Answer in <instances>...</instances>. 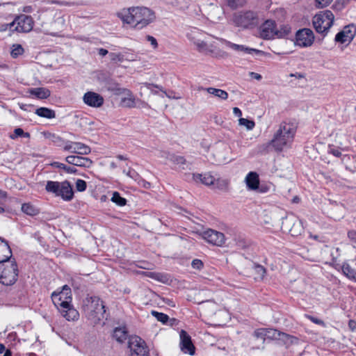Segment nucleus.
I'll return each mask as SVG.
<instances>
[{
	"label": "nucleus",
	"mask_w": 356,
	"mask_h": 356,
	"mask_svg": "<svg viewBox=\"0 0 356 356\" xmlns=\"http://www.w3.org/2000/svg\"><path fill=\"white\" fill-rule=\"evenodd\" d=\"M117 16L124 24H131L136 29H142L156 19L155 13L147 7H131L123 8Z\"/></svg>",
	"instance_id": "obj_1"
},
{
	"label": "nucleus",
	"mask_w": 356,
	"mask_h": 356,
	"mask_svg": "<svg viewBox=\"0 0 356 356\" xmlns=\"http://www.w3.org/2000/svg\"><path fill=\"white\" fill-rule=\"evenodd\" d=\"M296 132V127L293 123L283 122L275 133L273 139L268 143L259 147V151H266L271 145L275 151L281 152L284 148L290 147Z\"/></svg>",
	"instance_id": "obj_2"
},
{
	"label": "nucleus",
	"mask_w": 356,
	"mask_h": 356,
	"mask_svg": "<svg viewBox=\"0 0 356 356\" xmlns=\"http://www.w3.org/2000/svg\"><path fill=\"white\" fill-rule=\"evenodd\" d=\"M51 297L54 305L67 321H76L79 318L78 311L71 305L72 291L67 285H64L59 291H54Z\"/></svg>",
	"instance_id": "obj_3"
},
{
	"label": "nucleus",
	"mask_w": 356,
	"mask_h": 356,
	"mask_svg": "<svg viewBox=\"0 0 356 356\" xmlns=\"http://www.w3.org/2000/svg\"><path fill=\"white\" fill-rule=\"evenodd\" d=\"M82 308L86 318L94 324L99 323L106 318L105 306L97 296L86 297L83 301Z\"/></svg>",
	"instance_id": "obj_4"
},
{
	"label": "nucleus",
	"mask_w": 356,
	"mask_h": 356,
	"mask_svg": "<svg viewBox=\"0 0 356 356\" xmlns=\"http://www.w3.org/2000/svg\"><path fill=\"white\" fill-rule=\"evenodd\" d=\"M234 24L241 29H252L261 23L257 13L252 10L240 11L233 15Z\"/></svg>",
	"instance_id": "obj_5"
},
{
	"label": "nucleus",
	"mask_w": 356,
	"mask_h": 356,
	"mask_svg": "<svg viewBox=\"0 0 356 356\" xmlns=\"http://www.w3.org/2000/svg\"><path fill=\"white\" fill-rule=\"evenodd\" d=\"M45 190L47 193H53L55 196L61 197L64 201L69 202L74 197L72 186L68 181L62 182L47 181Z\"/></svg>",
	"instance_id": "obj_6"
},
{
	"label": "nucleus",
	"mask_w": 356,
	"mask_h": 356,
	"mask_svg": "<svg viewBox=\"0 0 356 356\" xmlns=\"http://www.w3.org/2000/svg\"><path fill=\"white\" fill-rule=\"evenodd\" d=\"M18 277V268L13 259L0 264V283L11 286L15 283Z\"/></svg>",
	"instance_id": "obj_7"
},
{
	"label": "nucleus",
	"mask_w": 356,
	"mask_h": 356,
	"mask_svg": "<svg viewBox=\"0 0 356 356\" xmlns=\"http://www.w3.org/2000/svg\"><path fill=\"white\" fill-rule=\"evenodd\" d=\"M334 16L331 10H326L316 14L313 17V26L318 33H327L332 26Z\"/></svg>",
	"instance_id": "obj_8"
},
{
	"label": "nucleus",
	"mask_w": 356,
	"mask_h": 356,
	"mask_svg": "<svg viewBox=\"0 0 356 356\" xmlns=\"http://www.w3.org/2000/svg\"><path fill=\"white\" fill-rule=\"evenodd\" d=\"M282 226L283 229L288 231L293 236H299L304 232L302 221L293 215L286 216L282 220Z\"/></svg>",
	"instance_id": "obj_9"
},
{
	"label": "nucleus",
	"mask_w": 356,
	"mask_h": 356,
	"mask_svg": "<svg viewBox=\"0 0 356 356\" xmlns=\"http://www.w3.org/2000/svg\"><path fill=\"white\" fill-rule=\"evenodd\" d=\"M6 26H9L11 31L26 33L32 30L33 21L31 17L23 15L16 17L13 22L6 24Z\"/></svg>",
	"instance_id": "obj_10"
},
{
	"label": "nucleus",
	"mask_w": 356,
	"mask_h": 356,
	"mask_svg": "<svg viewBox=\"0 0 356 356\" xmlns=\"http://www.w3.org/2000/svg\"><path fill=\"white\" fill-rule=\"evenodd\" d=\"M128 347L130 349V356L149 355V350L145 341L138 336L129 338Z\"/></svg>",
	"instance_id": "obj_11"
},
{
	"label": "nucleus",
	"mask_w": 356,
	"mask_h": 356,
	"mask_svg": "<svg viewBox=\"0 0 356 356\" xmlns=\"http://www.w3.org/2000/svg\"><path fill=\"white\" fill-rule=\"evenodd\" d=\"M200 236L208 243L218 247L223 246L226 241L223 233L213 229H207L201 232Z\"/></svg>",
	"instance_id": "obj_12"
},
{
	"label": "nucleus",
	"mask_w": 356,
	"mask_h": 356,
	"mask_svg": "<svg viewBox=\"0 0 356 356\" xmlns=\"http://www.w3.org/2000/svg\"><path fill=\"white\" fill-rule=\"evenodd\" d=\"M314 41V35L309 29H302L296 34V44L301 47H310Z\"/></svg>",
	"instance_id": "obj_13"
},
{
	"label": "nucleus",
	"mask_w": 356,
	"mask_h": 356,
	"mask_svg": "<svg viewBox=\"0 0 356 356\" xmlns=\"http://www.w3.org/2000/svg\"><path fill=\"white\" fill-rule=\"evenodd\" d=\"M63 150L80 155H88L91 152V148L81 142L65 141Z\"/></svg>",
	"instance_id": "obj_14"
},
{
	"label": "nucleus",
	"mask_w": 356,
	"mask_h": 356,
	"mask_svg": "<svg viewBox=\"0 0 356 356\" xmlns=\"http://www.w3.org/2000/svg\"><path fill=\"white\" fill-rule=\"evenodd\" d=\"M259 35L264 40L276 37V24L274 20L267 19L259 27Z\"/></svg>",
	"instance_id": "obj_15"
},
{
	"label": "nucleus",
	"mask_w": 356,
	"mask_h": 356,
	"mask_svg": "<svg viewBox=\"0 0 356 356\" xmlns=\"http://www.w3.org/2000/svg\"><path fill=\"white\" fill-rule=\"evenodd\" d=\"M356 34V27L353 24L346 26L343 30L335 36V41L342 44L350 42Z\"/></svg>",
	"instance_id": "obj_16"
},
{
	"label": "nucleus",
	"mask_w": 356,
	"mask_h": 356,
	"mask_svg": "<svg viewBox=\"0 0 356 356\" xmlns=\"http://www.w3.org/2000/svg\"><path fill=\"white\" fill-rule=\"evenodd\" d=\"M180 337V348L184 353L191 355L195 354V348L192 343L190 335L184 330H181L179 334Z\"/></svg>",
	"instance_id": "obj_17"
},
{
	"label": "nucleus",
	"mask_w": 356,
	"mask_h": 356,
	"mask_svg": "<svg viewBox=\"0 0 356 356\" xmlns=\"http://www.w3.org/2000/svg\"><path fill=\"white\" fill-rule=\"evenodd\" d=\"M83 102L89 106L98 108L103 105L104 98L95 92H87L83 97Z\"/></svg>",
	"instance_id": "obj_18"
},
{
	"label": "nucleus",
	"mask_w": 356,
	"mask_h": 356,
	"mask_svg": "<svg viewBox=\"0 0 356 356\" xmlns=\"http://www.w3.org/2000/svg\"><path fill=\"white\" fill-rule=\"evenodd\" d=\"M201 35L202 33L198 31H195L188 33L187 37L196 46L200 52H211L212 51L209 49L207 42L199 38Z\"/></svg>",
	"instance_id": "obj_19"
},
{
	"label": "nucleus",
	"mask_w": 356,
	"mask_h": 356,
	"mask_svg": "<svg viewBox=\"0 0 356 356\" xmlns=\"http://www.w3.org/2000/svg\"><path fill=\"white\" fill-rule=\"evenodd\" d=\"M65 161L69 164L83 168H90L92 164L90 159L76 155L66 156Z\"/></svg>",
	"instance_id": "obj_20"
},
{
	"label": "nucleus",
	"mask_w": 356,
	"mask_h": 356,
	"mask_svg": "<svg viewBox=\"0 0 356 356\" xmlns=\"http://www.w3.org/2000/svg\"><path fill=\"white\" fill-rule=\"evenodd\" d=\"M222 42H223L227 47L236 51H243L245 54H251L252 53H255L257 54H260L262 53V51L258 50L254 48H250L241 44H236L232 43L228 40L225 39H220Z\"/></svg>",
	"instance_id": "obj_21"
},
{
	"label": "nucleus",
	"mask_w": 356,
	"mask_h": 356,
	"mask_svg": "<svg viewBox=\"0 0 356 356\" xmlns=\"http://www.w3.org/2000/svg\"><path fill=\"white\" fill-rule=\"evenodd\" d=\"M13 253L8 243L0 237V264L11 261Z\"/></svg>",
	"instance_id": "obj_22"
},
{
	"label": "nucleus",
	"mask_w": 356,
	"mask_h": 356,
	"mask_svg": "<svg viewBox=\"0 0 356 356\" xmlns=\"http://www.w3.org/2000/svg\"><path fill=\"white\" fill-rule=\"evenodd\" d=\"M266 332V339H282L285 340L286 339H289L291 337L286 333L280 332L277 330L272 328H265Z\"/></svg>",
	"instance_id": "obj_23"
},
{
	"label": "nucleus",
	"mask_w": 356,
	"mask_h": 356,
	"mask_svg": "<svg viewBox=\"0 0 356 356\" xmlns=\"http://www.w3.org/2000/svg\"><path fill=\"white\" fill-rule=\"evenodd\" d=\"M193 178L196 182L200 181L207 186L213 185L216 181V177L210 173L193 174Z\"/></svg>",
	"instance_id": "obj_24"
},
{
	"label": "nucleus",
	"mask_w": 356,
	"mask_h": 356,
	"mask_svg": "<svg viewBox=\"0 0 356 356\" xmlns=\"http://www.w3.org/2000/svg\"><path fill=\"white\" fill-rule=\"evenodd\" d=\"M246 185L250 190H256L259 187V175L257 172H250L245 177Z\"/></svg>",
	"instance_id": "obj_25"
},
{
	"label": "nucleus",
	"mask_w": 356,
	"mask_h": 356,
	"mask_svg": "<svg viewBox=\"0 0 356 356\" xmlns=\"http://www.w3.org/2000/svg\"><path fill=\"white\" fill-rule=\"evenodd\" d=\"M127 97L122 99V102L124 104V105L126 107L128 108H134L136 107V99L134 97V95L132 94V92L126 89L124 92L122 93Z\"/></svg>",
	"instance_id": "obj_26"
},
{
	"label": "nucleus",
	"mask_w": 356,
	"mask_h": 356,
	"mask_svg": "<svg viewBox=\"0 0 356 356\" xmlns=\"http://www.w3.org/2000/svg\"><path fill=\"white\" fill-rule=\"evenodd\" d=\"M29 93L38 99H47L50 96V91L44 88H31Z\"/></svg>",
	"instance_id": "obj_27"
},
{
	"label": "nucleus",
	"mask_w": 356,
	"mask_h": 356,
	"mask_svg": "<svg viewBox=\"0 0 356 356\" xmlns=\"http://www.w3.org/2000/svg\"><path fill=\"white\" fill-rule=\"evenodd\" d=\"M200 90H204V88H201ZM205 90H207L208 93L213 95L222 100H226L228 98V93L225 90L211 87L205 88Z\"/></svg>",
	"instance_id": "obj_28"
},
{
	"label": "nucleus",
	"mask_w": 356,
	"mask_h": 356,
	"mask_svg": "<svg viewBox=\"0 0 356 356\" xmlns=\"http://www.w3.org/2000/svg\"><path fill=\"white\" fill-rule=\"evenodd\" d=\"M113 337L120 343L124 341L127 339V332L125 327L115 328Z\"/></svg>",
	"instance_id": "obj_29"
},
{
	"label": "nucleus",
	"mask_w": 356,
	"mask_h": 356,
	"mask_svg": "<svg viewBox=\"0 0 356 356\" xmlns=\"http://www.w3.org/2000/svg\"><path fill=\"white\" fill-rule=\"evenodd\" d=\"M35 114H37L40 117L48 118V119H52L56 117V113L54 110H51L50 108H46V107H40L35 110Z\"/></svg>",
	"instance_id": "obj_30"
},
{
	"label": "nucleus",
	"mask_w": 356,
	"mask_h": 356,
	"mask_svg": "<svg viewBox=\"0 0 356 356\" xmlns=\"http://www.w3.org/2000/svg\"><path fill=\"white\" fill-rule=\"evenodd\" d=\"M341 268L342 272L346 277L356 282V270L354 268L347 263L343 264Z\"/></svg>",
	"instance_id": "obj_31"
},
{
	"label": "nucleus",
	"mask_w": 356,
	"mask_h": 356,
	"mask_svg": "<svg viewBox=\"0 0 356 356\" xmlns=\"http://www.w3.org/2000/svg\"><path fill=\"white\" fill-rule=\"evenodd\" d=\"M106 89L114 95H122L127 88H122L120 84L114 81H108L106 85Z\"/></svg>",
	"instance_id": "obj_32"
},
{
	"label": "nucleus",
	"mask_w": 356,
	"mask_h": 356,
	"mask_svg": "<svg viewBox=\"0 0 356 356\" xmlns=\"http://www.w3.org/2000/svg\"><path fill=\"white\" fill-rule=\"evenodd\" d=\"M22 211L29 216H35L39 213V209L31 203H24L22 205Z\"/></svg>",
	"instance_id": "obj_33"
},
{
	"label": "nucleus",
	"mask_w": 356,
	"mask_h": 356,
	"mask_svg": "<svg viewBox=\"0 0 356 356\" xmlns=\"http://www.w3.org/2000/svg\"><path fill=\"white\" fill-rule=\"evenodd\" d=\"M147 275L152 279L165 283L168 282V278L166 275L160 273L148 272L146 273Z\"/></svg>",
	"instance_id": "obj_34"
},
{
	"label": "nucleus",
	"mask_w": 356,
	"mask_h": 356,
	"mask_svg": "<svg viewBox=\"0 0 356 356\" xmlns=\"http://www.w3.org/2000/svg\"><path fill=\"white\" fill-rule=\"evenodd\" d=\"M229 181L227 179L216 177V181L213 184L214 187L220 190H227L228 188Z\"/></svg>",
	"instance_id": "obj_35"
},
{
	"label": "nucleus",
	"mask_w": 356,
	"mask_h": 356,
	"mask_svg": "<svg viewBox=\"0 0 356 356\" xmlns=\"http://www.w3.org/2000/svg\"><path fill=\"white\" fill-rule=\"evenodd\" d=\"M51 165L60 169L64 170L65 172L71 174H74L77 172V170L74 167L67 166L64 163L59 162H54Z\"/></svg>",
	"instance_id": "obj_36"
},
{
	"label": "nucleus",
	"mask_w": 356,
	"mask_h": 356,
	"mask_svg": "<svg viewBox=\"0 0 356 356\" xmlns=\"http://www.w3.org/2000/svg\"><path fill=\"white\" fill-rule=\"evenodd\" d=\"M24 51V49L21 44H14L12 46L10 54L13 58H17L23 54Z\"/></svg>",
	"instance_id": "obj_37"
},
{
	"label": "nucleus",
	"mask_w": 356,
	"mask_h": 356,
	"mask_svg": "<svg viewBox=\"0 0 356 356\" xmlns=\"http://www.w3.org/2000/svg\"><path fill=\"white\" fill-rule=\"evenodd\" d=\"M291 28L288 25H282L279 29L276 28V37L284 38L290 33Z\"/></svg>",
	"instance_id": "obj_38"
},
{
	"label": "nucleus",
	"mask_w": 356,
	"mask_h": 356,
	"mask_svg": "<svg viewBox=\"0 0 356 356\" xmlns=\"http://www.w3.org/2000/svg\"><path fill=\"white\" fill-rule=\"evenodd\" d=\"M112 202L115 203L118 206H124L127 203V200L125 198L120 196L119 193L114 192L113 193V196L111 198Z\"/></svg>",
	"instance_id": "obj_39"
},
{
	"label": "nucleus",
	"mask_w": 356,
	"mask_h": 356,
	"mask_svg": "<svg viewBox=\"0 0 356 356\" xmlns=\"http://www.w3.org/2000/svg\"><path fill=\"white\" fill-rule=\"evenodd\" d=\"M238 124L241 126L245 127L248 130H252L255 127V122L253 120L243 118H239Z\"/></svg>",
	"instance_id": "obj_40"
},
{
	"label": "nucleus",
	"mask_w": 356,
	"mask_h": 356,
	"mask_svg": "<svg viewBox=\"0 0 356 356\" xmlns=\"http://www.w3.org/2000/svg\"><path fill=\"white\" fill-rule=\"evenodd\" d=\"M253 335L256 339L261 340V344L264 343L266 339L265 328L257 329L254 330Z\"/></svg>",
	"instance_id": "obj_41"
},
{
	"label": "nucleus",
	"mask_w": 356,
	"mask_h": 356,
	"mask_svg": "<svg viewBox=\"0 0 356 356\" xmlns=\"http://www.w3.org/2000/svg\"><path fill=\"white\" fill-rule=\"evenodd\" d=\"M151 314L157 319V321L163 323H167L169 319V316L163 313L158 312L156 311H152Z\"/></svg>",
	"instance_id": "obj_42"
},
{
	"label": "nucleus",
	"mask_w": 356,
	"mask_h": 356,
	"mask_svg": "<svg viewBox=\"0 0 356 356\" xmlns=\"http://www.w3.org/2000/svg\"><path fill=\"white\" fill-rule=\"evenodd\" d=\"M17 137L29 138L30 134L28 132H24V130L21 128H16L14 130L13 134L10 136V138L15 139Z\"/></svg>",
	"instance_id": "obj_43"
},
{
	"label": "nucleus",
	"mask_w": 356,
	"mask_h": 356,
	"mask_svg": "<svg viewBox=\"0 0 356 356\" xmlns=\"http://www.w3.org/2000/svg\"><path fill=\"white\" fill-rule=\"evenodd\" d=\"M109 57L111 61L114 63H122L124 60V56L122 54L110 53Z\"/></svg>",
	"instance_id": "obj_44"
},
{
	"label": "nucleus",
	"mask_w": 356,
	"mask_h": 356,
	"mask_svg": "<svg viewBox=\"0 0 356 356\" xmlns=\"http://www.w3.org/2000/svg\"><path fill=\"white\" fill-rule=\"evenodd\" d=\"M170 160L176 164L184 165L186 163V159L183 156L170 155Z\"/></svg>",
	"instance_id": "obj_45"
},
{
	"label": "nucleus",
	"mask_w": 356,
	"mask_h": 356,
	"mask_svg": "<svg viewBox=\"0 0 356 356\" xmlns=\"http://www.w3.org/2000/svg\"><path fill=\"white\" fill-rule=\"evenodd\" d=\"M87 187V184L84 180L77 179L76 181V188L79 192H83L86 191Z\"/></svg>",
	"instance_id": "obj_46"
},
{
	"label": "nucleus",
	"mask_w": 356,
	"mask_h": 356,
	"mask_svg": "<svg viewBox=\"0 0 356 356\" xmlns=\"http://www.w3.org/2000/svg\"><path fill=\"white\" fill-rule=\"evenodd\" d=\"M254 270L258 277L263 279L266 274V269L261 265H255Z\"/></svg>",
	"instance_id": "obj_47"
},
{
	"label": "nucleus",
	"mask_w": 356,
	"mask_h": 356,
	"mask_svg": "<svg viewBox=\"0 0 356 356\" xmlns=\"http://www.w3.org/2000/svg\"><path fill=\"white\" fill-rule=\"evenodd\" d=\"M242 3L243 0H227L228 6L233 9H236L238 6H242Z\"/></svg>",
	"instance_id": "obj_48"
},
{
	"label": "nucleus",
	"mask_w": 356,
	"mask_h": 356,
	"mask_svg": "<svg viewBox=\"0 0 356 356\" xmlns=\"http://www.w3.org/2000/svg\"><path fill=\"white\" fill-rule=\"evenodd\" d=\"M333 0H316V6L317 8H323L328 6Z\"/></svg>",
	"instance_id": "obj_49"
},
{
	"label": "nucleus",
	"mask_w": 356,
	"mask_h": 356,
	"mask_svg": "<svg viewBox=\"0 0 356 356\" xmlns=\"http://www.w3.org/2000/svg\"><path fill=\"white\" fill-rule=\"evenodd\" d=\"M191 266L195 269L200 270L203 267V262L200 259H195L193 260Z\"/></svg>",
	"instance_id": "obj_50"
},
{
	"label": "nucleus",
	"mask_w": 356,
	"mask_h": 356,
	"mask_svg": "<svg viewBox=\"0 0 356 356\" xmlns=\"http://www.w3.org/2000/svg\"><path fill=\"white\" fill-rule=\"evenodd\" d=\"M124 172L130 178L138 180L140 178L139 175L134 170H129L127 172L124 170Z\"/></svg>",
	"instance_id": "obj_51"
},
{
	"label": "nucleus",
	"mask_w": 356,
	"mask_h": 356,
	"mask_svg": "<svg viewBox=\"0 0 356 356\" xmlns=\"http://www.w3.org/2000/svg\"><path fill=\"white\" fill-rule=\"evenodd\" d=\"M307 318L311 321H312L313 323L317 324V325H323L324 323L322 320L321 319H318V318H316L314 316H307Z\"/></svg>",
	"instance_id": "obj_52"
},
{
	"label": "nucleus",
	"mask_w": 356,
	"mask_h": 356,
	"mask_svg": "<svg viewBox=\"0 0 356 356\" xmlns=\"http://www.w3.org/2000/svg\"><path fill=\"white\" fill-rule=\"evenodd\" d=\"M349 238L356 243V231L351 230L348 233Z\"/></svg>",
	"instance_id": "obj_53"
},
{
	"label": "nucleus",
	"mask_w": 356,
	"mask_h": 356,
	"mask_svg": "<svg viewBox=\"0 0 356 356\" xmlns=\"http://www.w3.org/2000/svg\"><path fill=\"white\" fill-rule=\"evenodd\" d=\"M348 327L351 331H356V321L354 320H350L348 322Z\"/></svg>",
	"instance_id": "obj_54"
},
{
	"label": "nucleus",
	"mask_w": 356,
	"mask_h": 356,
	"mask_svg": "<svg viewBox=\"0 0 356 356\" xmlns=\"http://www.w3.org/2000/svg\"><path fill=\"white\" fill-rule=\"evenodd\" d=\"M147 40L149 42H150L151 44L154 47H157V41L153 37V36H150V35H148L147 36Z\"/></svg>",
	"instance_id": "obj_55"
},
{
	"label": "nucleus",
	"mask_w": 356,
	"mask_h": 356,
	"mask_svg": "<svg viewBox=\"0 0 356 356\" xmlns=\"http://www.w3.org/2000/svg\"><path fill=\"white\" fill-rule=\"evenodd\" d=\"M330 152L332 154L336 157H340L341 156V152L339 149H330Z\"/></svg>",
	"instance_id": "obj_56"
},
{
	"label": "nucleus",
	"mask_w": 356,
	"mask_h": 356,
	"mask_svg": "<svg viewBox=\"0 0 356 356\" xmlns=\"http://www.w3.org/2000/svg\"><path fill=\"white\" fill-rule=\"evenodd\" d=\"M250 77L255 79L258 81L261 80L262 78L261 74L256 73V72H250Z\"/></svg>",
	"instance_id": "obj_57"
},
{
	"label": "nucleus",
	"mask_w": 356,
	"mask_h": 356,
	"mask_svg": "<svg viewBox=\"0 0 356 356\" xmlns=\"http://www.w3.org/2000/svg\"><path fill=\"white\" fill-rule=\"evenodd\" d=\"M233 113L236 116H238V117H241L242 115L241 111L237 107H234L233 108Z\"/></svg>",
	"instance_id": "obj_58"
},
{
	"label": "nucleus",
	"mask_w": 356,
	"mask_h": 356,
	"mask_svg": "<svg viewBox=\"0 0 356 356\" xmlns=\"http://www.w3.org/2000/svg\"><path fill=\"white\" fill-rule=\"evenodd\" d=\"M19 108L23 111H28L29 108H31L32 106L31 104H19Z\"/></svg>",
	"instance_id": "obj_59"
},
{
	"label": "nucleus",
	"mask_w": 356,
	"mask_h": 356,
	"mask_svg": "<svg viewBox=\"0 0 356 356\" xmlns=\"http://www.w3.org/2000/svg\"><path fill=\"white\" fill-rule=\"evenodd\" d=\"M99 54L102 56H106L108 52L106 49L101 48L98 50Z\"/></svg>",
	"instance_id": "obj_60"
},
{
	"label": "nucleus",
	"mask_w": 356,
	"mask_h": 356,
	"mask_svg": "<svg viewBox=\"0 0 356 356\" xmlns=\"http://www.w3.org/2000/svg\"><path fill=\"white\" fill-rule=\"evenodd\" d=\"M220 146H221L220 148L222 149L225 150L226 152H229V147L227 145L222 144Z\"/></svg>",
	"instance_id": "obj_61"
},
{
	"label": "nucleus",
	"mask_w": 356,
	"mask_h": 356,
	"mask_svg": "<svg viewBox=\"0 0 356 356\" xmlns=\"http://www.w3.org/2000/svg\"><path fill=\"white\" fill-rule=\"evenodd\" d=\"M290 76H296V77H297V78H298V79H301V78H303V77H304V76H303L302 74H290Z\"/></svg>",
	"instance_id": "obj_62"
},
{
	"label": "nucleus",
	"mask_w": 356,
	"mask_h": 356,
	"mask_svg": "<svg viewBox=\"0 0 356 356\" xmlns=\"http://www.w3.org/2000/svg\"><path fill=\"white\" fill-rule=\"evenodd\" d=\"M142 181L143 182V186L146 188H149L150 186V184L145 180H142Z\"/></svg>",
	"instance_id": "obj_63"
},
{
	"label": "nucleus",
	"mask_w": 356,
	"mask_h": 356,
	"mask_svg": "<svg viewBox=\"0 0 356 356\" xmlns=\"http://www.w3.org/2000/svg\"><path fill=\"white\" fill-rule=\"evenodd\" d=\"M3 356H12V353L9 350H7L4 353Z\"/></svg>",
	"instance_id": "obj_64"
}]
</instances>
